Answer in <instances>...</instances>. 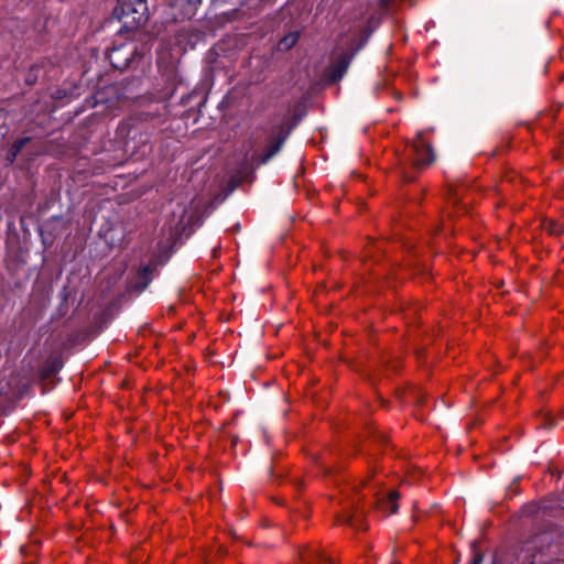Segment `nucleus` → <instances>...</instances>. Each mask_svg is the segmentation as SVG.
<instances>
[{
	"label": "nucleus",
	"instance_id": "obj_21",
	"mask_svg": "<svg viewBox=\"0 0 564 564\" xmlns=\"http://www.w3.org/2000/svg\"><path fill=\"white\" fill-rule=\"evenodd\" d=\"M405 180H406L408 182H411L413 178H412V177H409V176H405Z\"/></svg>",
	"mask_w": 564,
	"mask_h": 564
},
{
	"label": "nucleus",
	"instance_id": "obj_7",
	"mask_svg": "<svg viewBox=\"0 0 564 564\" xmlns=\"http://www.w3.org/2000/svg\"><path fill=\"white\" fill-rule=\"evenodd\" d=\"M154 269L151 265L142 267L138 272L137 286L140 291H143L153 279Z\"/></svg>",
	"mask_w": 564,
	"mask_h": 564
},
{
	"label": "nucleus",
	"instance_id": "obj_18",
	"mask_svg": "<svg viewBox=\"0 0 564 564\" xmlns=\"http://www.w3.org/2000/svg\"><path fill=\"white\" fill-rule=\"evenodd\" d=\"M549 509V506L546 505H541L536 508V512L538 513H541L542 517L546 516V510Z\"/></svg>",
	"mask_w": 564,
	"mask_h": 564
},
{
	"label": "nucleus",
	"instance_id": "obj_17",
	"mask_svg": "<svg viewBox=\"0 0 564 564\" xmlns=\"http://www.w3.org/2000/svg\"><path fill=\"white\" fill-rule=\"evenodd\" d=\"M482 562L481 553L475 552L469 564H480Z\"/></svg>",
	"mask_w": 564,
	"mask_h": 564
},
{
	"label": "nucleus",
	"instance_id": "obj_4",
	"mask_svg": "<svg viewBox=\"0 0 564 564\" xmlns=\"http://www.w3.org/2000/svg\"><path fill=\"white\" fill-rule=\"evenodd\" d=\"M133 53V47H130L128 44H122L120 46H113L108 53V58L113 67L124 68L129 65Z\"/></svg>",
	"mask_w": 564,
	"mask_h": 564
},
{
	"label": "nucleus",
	"instance_id": "obj_8",
	"mask_svg": "<svg viewBox=\"0 0 564 564\" xmlns=\"http://www.w3.org/2000/svg\"><path fill=\"white\" fill-rule=\"evenodd\" d=\"M399 492L391 491L387 499L380 502V508H382L388 514H393L398 511V501Z\"/></svg>",
	"mask_w": 564,
	"mask_h": 564
},
{
	"label": "nucleus",
	"instance_id": "obj_6",
	"mask_svg": "<svg viewBox=\"0 0 564 564\" xmlns=\"http://www.w3.org/2000/svg\"><path fill=\"white\" fill-rule=\"evenodd\" d=\"M200 2L202 0H175V4L181 8L185 19H191L195 15Z\"/></svg>",
	"mask_w": 564,
	"mask_h": 564
},
{
	"label": "nucleus",
	"instance_id": "obj_5",
	"mask_svg": "<svg viewBox=\"0 0 564 564\" xmlns=\"http://www.w3.org/2000/svg\"><path fill=\"white\" fill-rule=\"evenodd\" d=\"M301 560L305 564H334L330 556L318 550H305L301 553Z\"/></svg>",
	"mask_w": 564,
	"mask_h": 564
},
{
	"label": "nucleus",
	"instance_id": "obj_20",
	"mask_svg": "<svg viewBox=\"0 0 564 564\" xmlns=\"http://www.w3.org/2000/svg\"><path fill=\"white\" fill-rule=\"evenodd\" d=\"M458 196H459L458 192H457V189H455V192L452 195L453 200L456 202L459 198Z\"/></svg>",
	"mask_w": 564,
	"mask_h": 564
},
{
	"label": "nucleus",
	"instance_id": "obj_13",
	"mask_svg": "<svg viewBox=\"0 0 564 564\" xmlns=\"http://www.w3.org/2000/svg\"><path fill=\"white\" fill-rule=\"evenodd\" d=\"M40 68L41 66L35 64V65H32L30 67V69L28 70L26 75H25V84L26 85H34L37 80V77H39V73H40Z\"/></svg>",
	"mask_w": 564,
	"mask_h": 564
},
{
	"label": "nucleus",
	"instance_id": "obj_11",
	"mask_svg": "<svg viewBox=\"0 0 564 564\" xmlns=\"http://www.w3.org/2000/svg\"><path fill=\"white\" fill-rule=\"evenodd\" d=\"M338 521L340 523H348L349 525H351L352 528L358 529V530H364L366 528L362 524L361 514H359L358 512H356L354 514L348 513V514L341 516L338 518Z\"/></svg>",
	"mask_w": 564,
	"mask_h": 564
},
{
	"label": "nucleus",
	"instance_id": "obj_15",
	"mask_svg": "<svg viewBox=\"0 0 564 564\" xmlns=\"http://www.w3.org/2000/svg\"><path fill=\"white\" fill-rule=\"evenodd\" d=\"M6 119L7 113L3 110H0V138H2L7 132L4 128Z\"/></svg>",
	"mask_w": 564,
	"mask_h": 564
},
{
	"label": "nucleus",
	"instance_id": "obj_9",
	"mask_svg": "<svg viewBox=\"0 0 564 564\" xmlns=\"http://www.w3.org/2000/svg\"><path fill=\"white\" fill-rule=\"evenodd\" d=\"M31 141V138L29 137H24V138H21L19 140H17L11 149L9 150L8 154H7V160L9 163H13L14 160L17 159L18 154L22 151V149L25 147L26 143H29Z\"/></svg>",
	"mask_w": 564,
	"mask_h": 564
},
{
	"label": "nucleus",
	"instance_id": "obj_2",
	"mask_svg": "<svg viewBox=\"0 0 564 564\" xmlns=\"http://www.w3.org/2000/svg\"><path fill=\"white\" fill-rule=\"evenodd\" d=\"M288 120L285 117L282 122L271 128L265 151L260 158L261 164H267L282 149L292 130V127H288Z\"/></svg>",
	"mask_w": 564,
	"mask_h": 564
},
{
	"label": "nucleus",
	"instance_id": "obj_14",
	"mask_svg": "<svg viewBox=\"0 0 564 564\" xmlns=\"http://www.w3.org/2000/svg\"><path fill=\"white\" fill-rule=\"evenodd\" d=\"M545 228L552 235H560L564 230L563 226L555 220H549L545 224Z\"/></svg>",
	"mask_w": 564,
	"mask_h": 564
},
{
	"label": "nucleus",
	"instance_id": "obj_16",
	"mask_svg": "<svg viewBox=\"0 0 564 564\" xmlns=\"http://www.w3.org/2000/svg\"><path fill=\"white\" fill-rule=\"evenodd\" d=\"M378 7L382 10H388L393 0H377Z\"/></svg>",
	"mask_w": 564,
	"mask_h": 564
},
{
	"label": "nucleus",
	"instance_id": "obj_12",
	"mask_svg": "<svg viewBox=\"0 0 564 564\" xmlns=\"http://www.w3.org/2000/svg\"><path fill=\"white\" fill-rule=\"evenodd\" d=\"M300 33L299 32H291L283 36L279 42V50L280 51H289L291 50L299 41Z\"/></svg>",
	"mask_w": 564,
	"mask_h": 564
},
{
	"label": "nucleus",
	"instance_id": "obj_1",
	"mask_svg": "<svg viewBox=\"0 0 564 564\" xmlns=\"http://www.w3.org/2000/svg\"><path fill=\"white\" fill-rule=\"evenodd\" d=\"M119 10L121 12L119 18L124 21L126 25L131 24V28H140L149 19L147 0H122Z\"/></svg>",
	"mask_w": 564,
	"mask_h": 564
},
{
	"label": "nucleus",
	"instance_id": "obj_10",
	"mask_svg": "<svg viewBox=\"0 0 564 564\" xmlns=\"http://www.w3.org/2000/svg\"><path fill=\"white\" fill-rule=\"evenodd\" d=\"M349 65V57L347 55H341L339 59L334 65L332 77L334 80L340 79L345 72L347 70Z\"/></svg>",
	"mask_w": 564,
	"mask_h": 564
},
{
	"label": "nucleus",
	"instance_id": "obj_19",
	"mask_svg": "<svg viewBox=\"0 0 564 564\" xmlns=\"http://www.w3.org/2000/svg\"><path fill=\"white\" fill-rule=\"evenodd\" d=\"M62 367L61 362L58 360H55L52 365V372L58 371V369Z\"/></svg>",
	"mask_w": 564,
	"mask_h": 564
},
{
	"label": "nucleus",
	"instance_id": "obj_3",
	"mask_svg": "<svg viewBox=\"0 0 564 564\" xmlns=\"http://www.w3.org/2000/svg\"><path fill=\"white\" fill-rule=\"evenodd\" d=\"M409 150L411 152L412 164L417 169L429 166L434 161L433 150L431 145L423 140L422 132L417 133V139L410 144Z\"/></svg>",
	"mask_w": 564,
	"mask_h": 564
}]
</instances>
